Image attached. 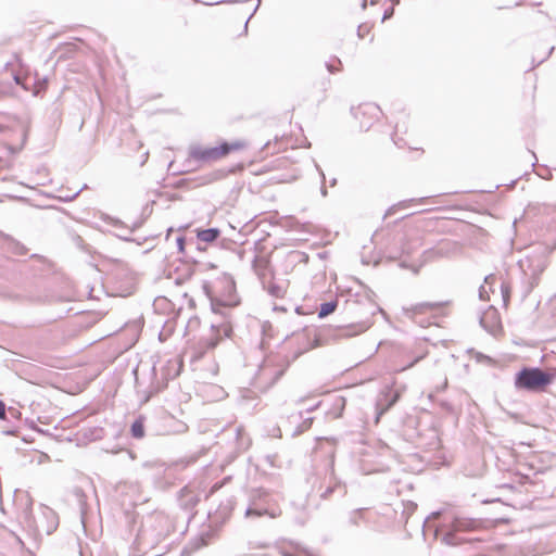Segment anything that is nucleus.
<instances>
[{"instance_id": "obj_23", "label": "nucleus", "mask_w": 556, "mask_h": 556, "mask_svg": "<svg viewBox=\"0 0 556 556\" xmlns=\"http://www.w3.org/2000/svg\"><path fill=\"white\" fill-rule=\"evenodd\" d=\"M219 233L220 231L217 228L203 229L198 232V239L203 242H213L218 238Z\"/></svg>"}, {"instance_id": "obj_17", "label": "nucleus", "mask_w": 556, "mask_h": 556, "mask_svg": "<svg viewBox=\"0 0 556 556\" xmlns=\"http://www.w3.org/2000/svg\"><path fill=\"white\" fill-rule=\"evenodd\" d=\"M267 292L277 299H281L285 296L287 292V283L286 282H277V281H270L267 287Z\"/></svg>"}, {"instance_id": "obj_41", "label": "nucleus", "mask_w": 556, "mask_h": 556, "mask_svg": "<svg viewBox=\"0 0 556 556\" xmlns=\"http://www.w3.org/2000/svg\"><path fill=\"white\" fill-rule=\"evenodd\" d=\"M278 553L282 556H293L292 554H290L288 551H286L285 548H280L278 547Z\"/></svg>"}, {"instance_id": "obj_50", "label": "nucleus", "mask_w": 556, "mask_h": 556, "mask_svg": "<svg viewBox=\"0 0 556 556\" xmlns=\"http://www.w3.org/2000/svg\"><path fill=\"white\" fill-rule=\"evenodd\" d=\"M336 184H337V179L334 178L331 180V186H334Z\"/></svg>"}, {"instance_id": "obj_54", "label": "nucleus", "mask_w": 556, "mask_h": 556, "mask_svg": "<svg viewBox=\"0 0 556 556\" xmlns=\"http://www.w3.org/2000/svg\"><path fill=\"white\" fill-rule=\"evenodd\" d=\"M190 502H191V504H192V505H195L197 500H194V501H193V500H191Z\"/></svg>"}, {"instance_id": "obj_2", "label": "nucleus", "mask_w": 556, "mask_h": 556, "mask_svg": "<svg viewBox=\"0 0 556 556\" xmlns=\"http://www.w3.org/2000/svg\"><path fill=\"white\" fill-rule=\"evenodd\" d=\"M552 252L553 248L546 244H536L523 258L519 260V267L529 281L530 290L538 286L541 274L548 265V255Z\"/></svg>"}, {"instance_id": "obj_30", "label": "nucleus", "mask_w": 556, "mask_h": 556, "mask_svg": "<svg viewBox=\"0 0 556 556\" xmlns=\"http://www.w3.org/2000/svg\"><path fill=\"white\" fill-rule=\"evenodd\" d=\"M501 291H502L504 304L507 305V302H508V299H509L508 286H506L505 283H502L501 285Z\"/></svg>"}, {"instance_id": "obj_45", "label": "nucleus", "mask_w": 556, "mask_h": 556, "mask_svg": "<svg viewBox=\"0 0 556 556\" xmlns=\"http://www.w3.org/2000/svg\"><path fill=\"white\" fill-rule=\"evenodd\" d=\"M80 190H78L77 192H75L73 195L68 197L67 199L68 200H73L75 199L78 194H79Z\"/></svg>"}, {"instance_id": "obj_38", "label": "nucleus", "mask_w": 556, "mask_h": 556, "mask_svg": "<svg viewBox=\"0 0 556 556\" xmlns=\"http://www.w3.org/2000/svg\"><path fill=\"white\" fill-rule=\"evenodd\" d=\"M446 387H447V378L445 377V378L443 379V381H442L441 387H437V391H438V392H439V391H442V390L446 389Z\"/></svg>"}, {"instance_id": "obj_37", "label": "nucleus", "mask_w": 556, "mask_h": 556, "mask_svg": "<svg viewBox=\"0 0 556 556\" xmlns=\"http://www.w3.org/2000/svg\"><path fill=\"white\" fill-rule=\"evenodd\" d=\"M326 67H327V70H328L330 73H336V72H339V71H340V68H339V67H334V66H333L332 64H330V63H327V64H326Z\"/></svg>"}, {"instance_id": "obj_56", "label": "nucleus", "mask_w": 556, "mask_h": 556, "mask_svg": "<svg viewBox=\"0 0 556 556\" xmlns=\"http://www.w3.org/2000/svg\"><path fill=\"white\" fill-rule=\"evenodd\" d=\"M394 3H399L400 1L399 0H392Z\"/></svg>"}, {"instance_id": "obj_48", "label": "nucleus", "mask_w": 556, "mask_h": 556, "mask_svg": "<svg viewBox=\"0 0 556 556\" xmlns=\"http://www.w3.org/2000/svg\"><path fill=\"white\" fill-rule=\"evenodd\" d=\"M320 191L324 197L327 195V189L325 187H321Z\"/></svg>"}, {"instance_id": "obj_19", "label": "nucleus", "mask_w": 556, "mask_h": 556, "mask_svg": "<svg viewBox=\"0 0 556 556\" xmlns=\"http://www.w3.org/2000/svg\"><path fill=\"white\" fill-rule=\"evenodd\" d=\"M332 493H338L340 496L345 494V489L339 482H333L327 485L325 489L320 488V497L327 500Z\"/></svg>"}, {"instance_id": "obj_11", "label": "nucleus", "mask_w": 556, "mask_h": 556, "mask_svg": "<svg viewBox=\"0 0 556 556\" xmlns=\"http://www.w3.org/2000/svg\"><path fill=\"white\" fill-rule=\"evenodd\" d=\"M252 269L265 287L266 276L269 273V261L264 255H255L252 261Z\"/></svg>"}, {"instance_id": "obj_3", "label": "nucleus", "mask_w": 556, "mask_h": 556, "mask_svg": "<svg viewBox=\"0 0 556 556\" xmlns=\"http://www.w3.org/2000/svg\"><path fill=\"white\" fill-rule=\"evenodd\" d=\"M480 520L455 516L451 523V529L446 532L435 530V538L447 546L471 543L473 539L460 535L462 533L475 531L480 527Z\"/></svg>"}, {"instance_id": "obj_21", "label": "nucleus", "mask_w": 556, "mask_h": 556, "mask_svg": "<svg viewBox=\"0 0 556 556\" xmlns=\"http://www.w3.org/2000/svg\"><path fill=\"white\" fill-rule=\"evenodd\" d=\"M368 325L365 323H361L357 325H350L341 329V336L343 337H353L366 331Z\"/></svg>"}, {"instance_id": "obj_27", "label": "nucleus", "mask_w": 556, "mask_h": 556, "mask_svg": "<svg viewBox=\"0 0 556 556\" xmlns=\"http://www.w3.org/2000/svg\"><path fill=\"white\" fill-rule=\"evenodd\" d=\"M333 406H334V408H337V409H338V413H336V414L333 415V417H334V418H339V417H341V416H342V410L344 409V406H345V400H344V397H341V396L337 397V399H336V401H334V403H333Z\"/></svg>"}, {"instance_id": "obj_20", "label": "nucleus", "mask_w": 556, "mask_h": 556, "mask_svg": "<svg viewBox=\"0 0 556 556\" xmlns=\"http://www.w3.org/2000/svg\"><path fill=\"white\" fill-rule=\"evenodd\" d=\"M149 375L151 378V381L144 392L148 393L147 399H149L153 393H156L160 391L161 386L160 382L156 380V372H155V365L153 364L152 367L149 369Z\"/></svg>"}, {"instance_id": "obj_42", "label": "nucleus", "mask_w": 556, "mask_h": 556, "mask_svg": "<svg viewBox=\"0 0 556 556\" xmlns=\"http://www.w3.org/2000/svg\"><path fill=\"white\" fill-rule=\"evenodd\" d=\"M293 337H294L298 341H300V340H302V339H305L304 333H294V334H293Z\"/></svg>"}, {"instance_id": "obj_36", "label": "nucleus", "mask_w": 556, "mask_h": 556, "mask_svg": "<svg viewBox=\"0 0 556 556\" xmlns=\"http://www.w3.org/2000/svg\"><path fill=\"white\" fill-rule=\"evenodd\" d=\"M422 357H424V355L416 357L412 363H409L408 365H406L405 367H403V370H404V369H407V368L413 367V366H414L417 362H419Z\"/></svg>"}, {"instance_id": "obj_13", "label": "nucleus", "mask_w": 556, "mask_h": 556, "mask_svg": "<svg viewBox=\"0 0 556 556\" xmlns=\"http://www.w3.org/2000/svg\"><path fill=\"white\" fill-rule=\"evenodd\" d=\"M389 393L384 395V399H380L377 402V416H376V422H379L380 417L387 412L391 406H393L396 401L399 400V394L394 393L389 399Z\"/></svg>"}, {"instance_id": "obj_55", "label": "nucleus", "mask_w": 556, "mask_h": 556, "mask_svg": "<svg viewBox=\"0 0 556 556\" xmlns=\"http://www.w3.org/2000/svg\"><path fill=\"white\" fill-rule=\"evenodd\" d=\"M248 23H249V20L244 23V27L245 28L248 27Z\"/></svg>"}, {"instance_id": "obj_4", "label": "nucleus", "mask_w": 556, "mask_h": 556, "mask_svg": "<svg viewBox=\"0 0 556 556\" xmlns=\"http://www.w3.org/2000/svg\"><path fill=\"white\" fill-rule=\"evenodd\" d=\"M281 515V510L273 496L265 490H256L252 493L250 505L245 510V517H263L277 518Z\"/></svg>"}, {"instance_id": "obj_14", "label": "nucleus", "mask_w": 556, "mask_h": 556, "mask_svg": "<svg viewBox=\"0 0 556 556\" xmlns=\"http://www.w3.org/2000/svg\"><path fill=\"white\" fill-rule=\"evenodd\" d=\"M271 545L268 542L257 540L249 541L247 544V549L242 552V556H255L257 555V551L267 549Z\"/></svg>"}, {"instance_id": "obj_8", "label": "nucleus", "mask_w": 556, "mask_h": 556, "mask_svg": "<svg viewBox=\"0 0 556 556\" xmlns=\"http://www.w3.org/2000/svg\"><path fill=\"white\" fill-rule=\"evenodd\" d=\"M355 118L359 119V127L368 130L381 115L380 108L375 103H365L353 110Z\"/></svg>"}, {"instance_id": "obj_28", "label": "nucleus", "mask_w": 556, "mask_h": 556, "mask_svg": "<svg viewBox=\"0 0 556 556\" xmlns=\"http://www.w3.org/2000/svg\"><path fill=\"white\" fill-rule=\"evenodd\" d=\"M452 247H455V244L451 242H444L440 248H438L437 253L439 255H447Z\"/></svg>"}, {"instance_id": "obj_39", "label": "nucleus", "mask_w": 556, "mask_h": 556, "mask_svg": "<svg viewBox=\"0 0 556 556\" xmlns=\"http://www.w3.org/2000/svg\"><path fill=\"white\" fill-rule=\"evenodd\" d=\"M485 294H486L485 288L483 286H481L480 289H479V296H480V299L484 300L485 299Z\"/></svg>"}, {"instance_id": "obj_51", "label": "nucleus", "mask_w": 556, "mask_h": 556, "mask_svg": "<svg viewBox=\"0 0 556 556\" xmlns=\"http://www.w3.org/2000/svg\"><path fill=\"white\" fill-rule=\"evenodd\" d=\"M440 515V511H435L432 514L433 517H438Z\"/></svg>"}, {"instance_id": "obj_33", "label": "nucleus", "mask_w": 556, "mask_h": 556, "mask_svg": "<svg viewBox=\"0 0 556 556\" xmlns=\"http://www.w3.org/2000/svg\"><path fill=\"white\" fill-rule=\"evenodd\" d=\"M393 13H394L393 8L386 10L383 13V16H382V22H384L386 20H389L393 15Z\"/></svg>"}, {"instance_id": "obj_35", "label": "nucleus", "mask_w": 556, "mask_h": 556, "mask_svg": "<svg viewBox=\"0 0 556 556\" xmlns=\"http://www.w3.org/2000/svg\"><path fill=\"white\" fill-rule=\"evenodd\" d=\"M426 199H427V198H420V199H418V200L412 199V200H408V201H403L402 203H400V205H403V206H405V207H406V206H407V204H408V203H410V202H415V201H417V202H424Z\"/></svg>"}, {"instance_id": "obj_24", "label": "nucleus", "mask_w": 556, "mask_h": 556, "mask_svg": "<svg viewBox=\"0 0 556 556\" xmlns=\"http://www.w3.org/2000/svg\"><path fill=\"white\" fill-rule=\"evenodd\" d=\"M131 435L136 439H141L144 435V425L142 418L136 419L130 428Z\"/></svg>"}, {"instance_id": "obj_18", "label": "nucleus", "mask_w": 556, "mask_h": 556, "mask_svg": "<svg viewBox=\"0 0 556 556\" xmlns=\"http://www.w3.org/2000/svg\"><path fill=\"white\" fill-rule=\"evenodd\" d=\"M239 303L238 298L235 293L230 292L229 295L225 298H215L212 300V306L213 309L216 308V306H225V307H232L236 306Z\"/></svg>"}, {"instance_id": "obj_29", "label": "nucleus", "mask_w": 556, "mask_h": 556, "mask_svg": "<svg viewBox=\"0 0 556 556\" xmlns=\"http://www.w3.org/2000/svg\"><path fill=\"white\" fill-rule=\"evenodd\" d=\"M473 357L476 358L477 362L479 363H486V364H490L491 363V357L486 356V355H483L482 353L480 352H475L473 353Z\"/></svg>"}, {"instance_id": "obj_7", "label": "nucleus", "mask_w": 556, "mask_h": 556, "mask_svg": "<svg viewBox=\"0 0 556 556\" xmlns=\"http://www.w3.org/2000/svg\"><path fill=\"white\" fill-rule=\"evenodd\" d=\"M220 331H223L225 337H229L231 328L228 325H222L219 329L215 330V327L212 326L211 333L206 337L201 338L199 342L195 345H193L188 352L190 355V361H199L208 350L214 349L218 343Z\"/></svg>"}, {"instance_id": "obj_16", "label": "nucleus", "mask_w": 556, "mask_h": 556, "mask_svg": "<svg viewBox=\"0 0 556 556\" xmlns=\"http://www.w3.org/2000/svg\"><path fill=\"white\" fill-rule=\"evenodd\" d=\"M369 520V513L365 508H358L350 513L349 522L352 526H359L362 522Z\"/></svg>"}, {"instance_id": "obj_34", "label": "nucleus", "mask_w": 556, "mask_h": 556, "mask_svg": "<svg viewBox=\"0 0 556 556\" xmlns=\"http://www.w3.org/2000/svg\"><path fill=\"white\" fill-rule=\"evenodd\" d=\"M5 418V404L0 400V419Z\"/></svg>"}, {"instance_id": "obj_22", "label": "nucleus", "mask_w": 556, "mask_h": 556, "mask_svg": "<svg viewBox=\"0 0 556 556\" xmlns=\"http://www.w3.org/2000/svg\"><path fill=\"white\" fill-rule=\"evenodd\" d=\"M441 306H442V303H439V302H424V303H419V304H416L415 306H413L412 312L415 314H422L428 311L439 309Z\"/></svg>"}, {"instance_id": "obj_43", "label": "nucleus", "mask_w": 556, "mask_h": 556, "mask_svg": "<svg viewBox=\"0 0 556 556\" xmlns=\"http://www.w3.org/2000/svg\"><path fill=\"white\" fill-rule=\"evenodd\" d=\"M311 422H312V418L305 419V420H304V426H305V428H308V427H309V425H311Z\"/></svg>"}, {"instance_id": "obj_6", "label": "nucleus", "mask_w": 556, "mask_h": 556, "mask_svg": "<svg viewBox=\"0 0 556 556\" xmlns=\"http://www.w3.org/2000/svg\"><path fill=\"white\" fill-rule=\"evenodd\" d=\"M247 147V142L243 140H235L232 142H223L217 147L203 148L192 147L190 150V156L200 162H211L219 160L232 151H239Z\"/></svg>"}, {"instance_id": "obj_53", "label": "nucleus", "mask_w": 556, "mask_h": 556, "mask_svg": "<svg viewBox=\"0 0 556 556\" xmlns=\"http://www.w3.org/2000/svg\"><path fill=\"white\" fill-rule=\"evenodd\" d=\"M416 505L414 503H410V508L414 509Z\"/></svg>"}, {"instance_id": "obj_26", "label": "nucleus", "mask_w": 556, "mask_h": 556, "mask_svg": "<svg viewBox=\"0 0 556 556\" xmlns=\"http://www.w3.org/2000/svg\"><path fill=\"white\" fill-rule=\"evenodd\" d=\"M134 374H135V379H136L137 387L138 388L143 387L144 386L143 366L141 365L140 367H137L134 370Z\"/></svg>"}, {"instance_id": "obj_15", "label": "nucleus", "mask_w": 556, "mask_h": 556, "mask_svg": "<svg viewBox=\"0 0 556 556\" xmlns=\"http://www.w3.org/2000/svg\"><path fill=\"white\" fill-rule=\"evenodd\" d=\"M154 521L157 525V527L161 528L160 532L156 535L157 540L166 538L170 532V522L168 518L164 515H156L154 517Z\"/></svg>"}, {"instance_id": "obj_49", "label": "nucleus", "mask_w": 556, "mask_h": 556, "mask_svg": "<svg viewBox=\"0 0 556 556\" xmlns=\"http://www.w3.org/2000/svg\"><path fill=\"white\" fill-rule=\"evenodd\" d=\"M168 363L172 364L173 366L178 365V361H176V359L175 361H169Z\"/></svg>"}, {"instance_id": "obj_1", "label": "nucleus", "mask_w": 556, "mask_h": 556, "mask_svg": "<svg viewBox=\"0 0 556 556\" xmlns=\"http://www.w3.org/2000/svg\"><path fill=\"white\" fill-rule=\"evenodd\" d=\"M307 343L304 348L299 349L289 357L286 353L277 352L267 355L258 367L254 377L255 388L266 391L273 387L285 374L291 362L296 359L301 354L309 349Z\"/></svg>"}, {"instance_id": "obj_44", "label": "nucleus", "mask_w": 556, "mask_h": 556, "mask_svg": "<svg viewBox=\"0 0 556 556\" xmlns=\"http://www.w3.org/2000/svg\"><path fill=\"white\" fill-rule=\"evenodd\" d=\"M227 286H228V288H229V290H230V291H233V290H235V285H233V282L229 281V282L227 283Z\"/></svg>"}, {"instance_id": "obj_46", "label": "nucleus", "mask_w": 556, "mask_h": 556, "mask_svg": "<svg viewBox=\"0 0 556 556\" xmlns=\"http://www.w3.org/2000/svg\"><path fill=\"white\" fill-rule=\"evenodd\" d=\"M493 279H494V277H493L492 275H490V276H486V277H485L484 281H485L486 283H489V282H490V280H493Z\"/></svg>"}, {"instance_id": "obj_25", "label": "nucleus", "mask_w": 556, "mask_h": 556, "mask_svg": "<svg viewBox=\"0 0 556 556\" xmlns=\"http://www.w3.org/2000/svg\"><path fill=\"white\" fill-rule=\"evenodd\" d=\"M336 308H337L336 301L325 302L320 305V308L318 312V317L324 318V317L328 316L329 314L333 313L336 311Z\"/></svg>"}, {"instance_id": "obj_40", "label": "nucleus", "mask_w": 556, "mask_h": 556, "mask_svg": "<svg viewBox=\"0 0 556 556\" xmlns=\"http://www.w3.org/2000/svg\"><path fill=\"white\" fill-rule=\"evenodd\" d=\"M184 242H185L184 238H181V237L177 238V245L180 251H182V249H184Z\"/></svg>"}, {"instance_id": "obj_52", "label": "nucleus", "mask_w": 556, "mask_h": 556, "mask_svg": "<svg viewBox=\"0 0 556 556\" xmlns=\"http://www.w3.org/2000/svg\"><path fill=\"white\" fill-rule=\"evenodd\" d=\"M177 375H178V370H176V371L173 374L172 378L176 377Z\"/></svg>"}, {"instance_id": "obj_31", "label": "nucleus", "mask_w": 556, "mask_h": 556, "mask_svg": "<svg viewBox=\"0 0 556 556\" xmlns=\"http://www.w3.org/2000/svg\"><path fill=\"white\" fill-rule=\"evenodd\" d=\"M366 33H368V27L366 25H359L357 28V36L363 39Z\"/></svg>"}, {"instance_id": "obj_32", "label": "nucleus", "mask_w": 556, "mask_h": 556, "mask_svg": "<svg viewBox=\"0 0 556 556\" xmlns=\"http://www.w3.org/2000/svg\"><path fill=\"white\" fill-rule=\"evenodd\" d=\"M13 79L15 81L16 85H21L25 90H28V87L24 84L22 77L17 74H14L13 75Z\"/></svg>"}, {"instance_id": "obj_12", "label": "nucleus", "mask_w": 556, "mask_h": 556, "mask_svg": "<svg viewBox=\"0 0 556 556\" xmlns=\"http://www.w3.org/2000/svg\"><path fill=\"white\" fill-rule=\"evenodd\" d=\"M391 453V448L383 444L380 441L375 442L372 445L366 446L362 452L361 455L367 458H371L374 456H383L389 455Z\"/></svg>"}, {"instance_id": "obj_9", "label": "nucleus", "mask_w": 556, "mask_h": 556, "mask_svg": "<svg viewBox=\"0 0 556 556\" xmlns=\"http://www.w3.org/2000/svg\"><path fill=\"white\" fill-rule=\"evenodd\" d=\"M480 325L489 333L495 334L501 328V319L497 309L490 306L480 316Z\"/></svg>"}, {"instance_id": "obj_5", "label": "nucleus", "mask_w": 556, "mask_h": 556, "mask_svg": "<svg viewBox=\"0 0 556 556\" xmlns=\"http://www.w3.org/2000/svg\"><path fill=\"white\" fill-rule=\"evenodd\" d=\"M553 381V376L538 367H525L515 377V387L520 390L540 391Z\"/></svg>"}, {"instance_id": "obj_47", "label": "nucleus", "mask_w": 556, "mask_h": 556, "mask_svg": "<svg viewBox=\"0 0 556 556\" xmlns=\"http://www.w3.org/2000/svg\"><path fill=\"white\" fill-rule=\"evenodd\" d=\"M361 7H362L363 10H365L367 8V0H363Z\"/></svg>"}, {"instance_id": "obj_10", "label": "nucleus", "mask_w": 556, "mask_h": 556, "mask_svg": "<svg viewBox=\"0 0 556 556\" xmlns=\"http://www.w3.org/2000/svg\"><path fill=\"white\" fill-rule=\"evenodd\" d=\"M214 535L215 532L212 529L202 530L197 536L189 541V543L184 548V553H193L208 545Z\"/></svg>"}]
</instances>
